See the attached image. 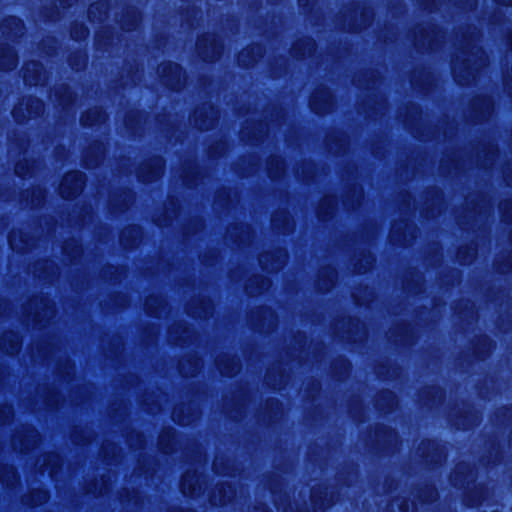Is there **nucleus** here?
<instances>
[{
  "mask_svg": "<svg viewBox=\"0 0 512 512\" xmlns=\"http://www.w3.org/2000/svg\"><path fill=\"white\" fill-rule=\"evenodd\" d=\"M479 32L475 27H469L462 34L460 53L453 62L455 80L460 85H468L476 78L480 68L485 67L488 59L480 47L477 46Z\"/></svg>",
  "mask_w": 512,
  "mask_h": 512,
  "instance_id": "nucleus-1",
  "label": "nucleus"
},
{
  "mask_svg": "<svg viewBox=\"0 0 512 512\" xmlns=\"http://www.w3.org/2000/svg\"><path fill=\"white\" fill-rule=\"evenodd\" d=\"M25 312L27 318H31L39 326H43L55 314L54 305L51 301L42 297L31 299L25 308Z\"/></svg>",
  "mask_w": 512,
  "mask_h": 512,
  "instance_id": "nucleus-2",
  "label": "nucleus"
},
{
  "mask_svg": "<svg viewBox=\"0 0 512 512\" xmlns=\"http://www.w3.org/2000/svg\"><path fill=\"white\" fill-rule=\"evenodd\" d=\"M443 33L434 25L419 26L414 31L415 46L419 49H435L443 39Z\"/></svg>",
  "mask_w": 512,
  "mask_h": 512,
  "instance_id": "nucleus-3",
  "label": "nucleus"
},
{
  "mask_svg": "<svg viewBox=\"0 0 512 512\" xmlns=\"http://www.w3.org/2000/svg\"><path fill=\"white\" fill-rule=\"evenodd\" d=\"M334 332L342 338L354 342L361 340L366 334L364 325L358 319L345 318L335 324Z\"/></svg>",
  "mask_w": 512,
  "mask_h": 512,
  "instance_id": "nucleus-4",
  "label": "nucleus"
},
{
  "mask_svg": "<svg viewBox=\"0 0 512 512\" xmlns=\"http://www.w3.org/2000/svg\"><path fill=\"white\" fill-rule=\"evenodd\" d=\"M196 51L204 61L212 62L220 57L222 46L217 42L215 35L205 34L198 39Z\"/></svg>",
  "mask_w": 512,
  "mask_h": 512,
  "instance_id": "nucleus-5",
  "label": "nucleus"
},
{
  "mask_svg": "<svg viewBox=\"0 0 512 512\" xmlns=\"http://www.w3.org/2000/svg\"><path fill=\"white\" fill-rule=\"evenodd\" d=\"M158 74L161 81L173 90H179L182 86V69L176 63L165 62L159 65Z\"/></svg>",
  "mask_w": 512,
  "mask_h": 512,
  "instance_id": "nucleus-6",
  "label": "nucleus"
},
{
  "mask_svg": "<svg viewBox=\"0 0 512 512\" xmlns=\"http://www.w3.org/2000/svg\"><path fill=\"white\" fill-rule=\"evenodd\" d=\"M83 185L84 175L79 171H72L63 177L59 193L64 199L73 198L82 191Z\"/></svg>",
  "mask_w": 512,
  "mask_h": 512,
  "instance_id": "nucleus-7",
  "label": "nucleus"
},
{
  "mask_svg": "<svg viewBox=\"0 0 512 512\" xmlns=\"http://www.w3.org/2000/svg\"><path fill=\"white\" fill-rule=\"evenodd\" d=\"M44 109L43 102L36 97H29L27 100L20 102L13 110V117L17 122H22L38 116Z\"/></svg>",
  "mask_w": 512,
  "mask_h": 512,
  "instance_id": "nucleus-8",
  "label": "nucleus"
},
{
  "mask_svg": "<svg viewBox=\"0 0 512 512\" xmlns=\"http://www.w3.org/2000/svg\"><path fill=\"white\" fill-rule=\"evenodd\" d=\"M251 325L262 333L270 332L276 325V316L269 308H259L250 314Z\"/></svg>",
  "mask_w": 512,
  "mask_h": 512,
  "instance_id": "nucleus-9",
  "label": "nucleus"
},
{
  "mask_svg": "<svg viewBox=\"0 0 512 512\" xmlns=\"http://www.w3.org/2000/svg\"><path fill=\"white\" fill-rule=\"evenodd\" d=\"M39 441L38 432L33 428H24L17 431L13 436L11 444L14 450L25 453L36 447Z\"/></svg>",
  "mask_w": 512,
  "mask_h": 512,
  "instance_id": "nucleus-10",
  "label": "nucleus"
},
{
  "mask_svg": "<svg viewBox=\"0 0 512 512\" xmlns=\"http://www.w3.org/2000/svg\"><path fill=\"white\" fill-rule=\"evenodd\" d=\"M218 114L210 104H203L194 111L193 123L199 130H208L215 125Z\"/></svg>",
  "mask_w": 512,
  "mask_h": 512,
  "instance_id": "nucleus-11",
  "label": "nucleus"
},
{
  "mask_svg": "<svg viewBox=\"0 0 512 512\" xmlns=\"http://www.w3.org/2000/svg\"><path fill=\"white\" fill-rule=\"evenodd\" d=\"M252 231L248 225L234 224L227 228L225 241L227 244H236L238 247L249 244L252 240Z\"/></svg>",
  "mask_w": 512,
  "mask_h": 512,
  "instance_id": "nucleus-12",
  "label": "nucleus"
},
{
  "mask_svg": "<svg viewBox=\"0 0 512 512\" xmlns=\"http://www.w3.org/2000/svg\"><path fill=\"white\" fill-rule=\"evenodd\" d=\"M287 254L283 249H275L264 252L259 257L261 267L268 271L274 272L280 270L286 263Z\"/></svg>",
  "mask_w": 512,
  "mask_h": 512,
  "instance_id": "nucleus-13",
  "label": "nucleus"
},
{
  "mask_svg": "<svg viewBox=\"0 0 512 512\" xmlns=\"http://www.w3.org/2000/svg\"><path fill=\"white\" fill-rule=\"evenodd\" d=\"M163 171V160L153 158L143 163L138 171V178L144 183L152 182L160 178Z\"/></svg>",
  "mask_w": 512,
  "mask_h": 512,
  "instance_id": "nucleus-14",
  "label": "nucleus"
},
{
  "mask_svg": "<svg viewBox=\"0 0 512 512\" xmlns=\"http://www.w3.org/2000/svg\"><path fill=\"white\" fill-rule=\"evenodd\" d=\"M310 106L317 114H324L331 111L333 107V97L330 91L325 88L316 90L311 96Z\"/></svg>",
  "mask_w": 512,
  "mask_h": 512,
  "instance_id": "nucleus-15",
  "label": "nucleus"
},
{
  "mask_svg": "<svg viewBox=\"0 0 512 512\" xmlns=\"http://www.w3.org/2000/svg\"><path fill=\"white\" fill-rule=\"evenodd\" d=\"M414 231V226L408 222L400 221L393 224L390 237L393 242L406 245L414 238Z\"/></svg>",
  "mask_w": 512,
  "mask_h": 512,
  "instance_id": "nucleus-16",
  "label": "nucleus"
},
{
  "mask_svg": "<svg viewBox=\"0 0 512 512\" xmlns=\"http://www.w3.org/2000/svg\"><path fill=\"white\" fill-rule=\"evenodd\" d=\"M493 103L488 97L475 98L471 103V112L474 114V122H481L491 116Z\"/></svg>",
  "mask_w": 512,
  "mask_h": 512,
  "instance_id": "nucleus-17",
  "label": "nucleus"
},
{
  "mask_svg": "<svg viewBox=\"0 0 512 512\" xmlns=\"http://www.w3.org/2000/svg\"><path fill=\"white\" fill-rule=\"evenodd\" d=\"M193 332L184 322L173 324L168 330V340L173 344H185L192 337Z\"/></svg>",
  "mask_w": 512,
  "mask_h": 512,
  "instance_id": "nucleus-18",
  "label": "nucleus"
},
{
  "mask_svg": "<svg viewBox=\"0 0 512 512\" xmlns=\"http://www.w3.org/2000/svg\"><path fill=\"white\" fill-rule=\"evenodd\" d=\"M23 78L29 85H38L44 80V71L40 63L31 61L23 69Z\"/></svg>",
  "mask_w": 512,
  "mask_h": 512,
  "instance_id": "nucleus-19",
  "label": "nucleus"
},
{
  "mask_svg": "<svg viewBox=\"0 0 512 512\" xmlns=\"http://www.w3.org/2000/svg\"><path fill=\"white\" fill-rule=\"evenodd\" d=\"M201 490L200 475L196 471H187L181 482V491L184 495H196Z\"/></svg>",
  "mask_w": 512,
  "mask_h": 512,
  "instance_id": "nucleus-20",
  "label": "nucleus"
},
{
  "mask_svg": "<svg viewBox=\"0 0 512 512\" xmlns=\"http://www.w3.org/2000/svg\"><path fill=\"white\" fill-rule=\"evenodd\" d=\"M21 347L20 336L13 332H5L0 338V349L9 355H14L19 352Z\"/></svg>",
  "mask_w": 512,
  "mask_h": 512,
  "instance_id": "nucleus-21",
  "label": "nucleus"
},
{
  "mask_svg": "<svg viewBox=\"0 0 512 512\" xmlns=\"http://www.w3.org/2000/svg\"><path fill=\"white\" fill-rule=\"evenodd\" d=\"M105 148L102 143H93L85 152L84 164L87 168H94L99 165L104 156Z\"/></svg>",
  "mask_w": 512,
  "mask_h": 512,
  "instance_id": "nucleus-22",
  "label": "nucleus"
},
{
  "mask_svg": "<svg viewBox=\"0 0 512 512\" xmlns=\"http://www.w3.org/2000/svg\"><path fill=\"white\" fill-rule=\"evenodd\" d=\"M216 362L222 375L233 376L240 370L239 360L228 354L220 355Z\"/></svg>",
  "mask_w": 512,
  "mask_h": 512,
  "instance_id": "nucleus-23",
  "label": "nucleus"
},
{
  "mask_svg": "<svg viewBox=\"0 0 512 512\" xmlns=\"http://www.w3.org/2000/svg\"><path fill=\"white\" fill-rule=\"evenodd\" d=\"M418 453L426 459L427 463L440 462L443 458L442 452L438 449L434 442L427 440L421 442L418 447Z\"/></svg>",
  "mask_w": 512,
  "mask_h": 512,
  "instance_id": "nucleus-24",
  "label": "nucleus"
},
{
  "mask_svg": "<svg viewBox=\"0 0 512 512\" xmlns=\"http://www.w3.org/2000/svg\"><path fill=\"white\" fill-rule=\"evenodd\" d=\"M263 56V48L260 45H252L243 49L238 55V61L242 66L249 67Z\"/></svg>",
  "mask_w": 512,
  "mask_h": 512,
  "instance_id": "nucleus-25",
  "label": "nucleus"
},
{
  "mask_svg": "<svg viewBox=\"0 0 512 512\" xmlns=\"http://www.w3.org/2000/svg\"><path fill=\"white\" fill-rule=\"evenodd\" d=\"M336 271L332 267H323L318 273L316 286L319 291L327 292L335 284Z\"/></svg>",
  "mask_w": 512,
  "mask_h": 512,
  "instance_id": "nucleus-26",
  "label": "nucleus"
},
{
  "mask_svg": "<svg viewBox=\"0 0 512 512\" xmlns=\"http://www.w3.org/2000/svg\"><path fill=\"white\" fill-rule=\"evenodd\" d=\"M315 50V42L311 38H303L297 40L292 48L291 55L296 59L305 58L310 56Z\"/></svg>",
  "mask_w": 512,
  "mask_h": 512,
  "instance_id": "nucleus-27",
  "label": "nucleus"
},
{
  "mask_svg": "<svg viewBox=\"0 0 512 512\" xmlns=\"http://www.w3.org/2000/svg\"><path fill=\"white\" fill-rule=\"evenodd\" d=\"M200 367L201 361L195 355H186L179 361V371L185 377L194 376Z\"/></svg>",
  "mask_w": 512,
  "mask_h": 512,
  "instance_id": "nucleus-28",
  "label": "nucleus"
},
{
  "mask_svg": "<svg viewBox=\"0 0 512 512\" xmlns=\"http://www.w3.org/2000/svg\"><path fill=\"white\" fill-rule=\"evenodd\" d=\"M235 496V491L229 484H221L211 495L210 501L213 505H225Z\"/></svg>",
  "mask_w": 512,
  "mask_h": 512,
  "instance_id": "nucleus-29",
  "label": "nucleus"
},
{
  "mask_svg": "<svg viewBox=\"0 0 512 512\" xmlns=\"http://www.w3.org/2000/svg\"><path fill=\"white\" fill-rule=\"evenodd\" d=\"M61 466V458L58 454L50 453L44 456L43 463L40 467L42 476L49 475L54 478Z\"/></svg>",
  "mask_w": 512,
  "mask_h": 512,
  "instance_id": "nucleus-30",
  "label": "nucleus"
},
{
  "mask_svg": "<svg viewBox=\"0 0 512 512\" xmlns=\"http://www.w3.org/2000/svg\"><path fill=\"white\" fill-rule=\"evenodd\" d=\"M270 286V281L261 276L254 275L251 277L245 285V291L250 296H256L264 292Z\"/></svg>",
  "mask_w": 512,
  "mask_h": 512,
  "instance_id": "nucleus-31",
  "label": "nucleus"
},
{
  "mask_svg": "<svg viewBox=\"0 0 512 512\" xmlns=\"http://www.w3.org/2000/svg\"><path fill=\"white\" fill-rule=\"evenodd\" d=\"M272 226L279 233H287L293 228V220L288 212L281 210L274 213L272 217Z\"/></svg>",
  "mask_w": 512,
  "mask_h": 512,
  "instance_id": "nucleus-32",
  "label": "nucleus"
},
{
  "mask_svg": "<svg viewBox=\"0 0 512 512\" xmlns=\"http://www.w3.org/2000/svg\"><path fill=\"white\" fill-rule=\"evenodd\" d=\"M141 237V229L137 226H129L122 230L120 243L124 248L130 249L136 246Z\"/></svg>",
  "mask_w": 512,
  "mask_h": 512,
  "instance_id": "nucleus-33",
  "label": "nucleus"
},
{
  "mask_svg": "<svg viewBox=\"0 0 512 512\" xmlns=\"http://www.w3.org/2000/svg\"><path fill=\"white\" fill-rule=\"evenodd\" d=\"M9 243L14 251L22 252L33 246L32 240L22 231H13L9 236Z\"/></svg>",
  "mask_w": 512,
  "mask_h": 512,
  "instance_id": "nucleus-34",
  "label": "nucleus"
},
{
  "mask_svg": "<svg viewBox=\"0 0 512 512\" xmlns=\"http://www.w3.org/2000/svg\"><path fill=\"white\" fill-rule=\"evenodd\" d=\"M17 65L14 51L5 45H0V70H11Z\"/></svg>",
  "mask_w": 512,
  "mask_h": 512,
  "instance_id": "nucleus-35",
  "label": "nucleus"
},
{
  "mask_svg": "<svg viewBox=\"0 0 512 512\" xmlns=\"http://www.w3.org/2000/svg\"><path fill=\"white\" fill-rule=\"evenodd\" d=\"M198 417L197 414L190 413V405L176 407L172 412V418L180 425H189Z\"/></svg>",
  "mask_w": 512,
  "mask_h": 512,
  "instance_id": "nucleus-36",
  "label": "nucleus"
},
{
  "mask_svg": "<svg viewBox=\"0 0 512 512\" xmlns=\"http://www.w3.org/2000/svg\"><path fill=\"white\" fill-rule=\"evenodd\" d=\"M106 120V114L101 108L95 107L88 110L82 117L81 123L84 126H94Z\"/></svg>",
  "mask_w": 512,
  "mask_h": 512,
  "instance_id": "nucleus-37",
  "label": "nucleus"
},
{
  "mask_svg": "<svg viewBox=\"0 0 512 512\" xmlns=\"http://www.w3.org/2000/svg\"><path fill=\"white\" fill-rule=\"evenodd\" d=\"M2 33L9 38H14L22 34L21 20L16 17H10L3 21L1 25Z\"/></svg>",
  "mask_w": 512,
  "mask_h": 512,
  "instance_id": "nucleus-38",
  "label": "nucleus"
},
{
  "mask_svg": "<svg viewBox=\"0 0 512 512\" xmlns=\"http://www.w3.org/2000/svg\"><path fill=\"white\" fill-rule=\"evenodd\" d=\"M468 466L465 464H460L456 467L453 475L451 476V481L455 486L464 487L465 482L469 483V481H473V475L471 471L468 473Z\"/></svg>",
  "mask_w": 512,
  "mask_h": 512,
  "instance_id": "nucleus-39",
  "label": "nucleus"
},
{
  "mask_svg": "<svg viewBox=\"0 0 512 512\" xmlns=\"http://www.w3.org/2000/svg\"><path fill=\"white\" fill-rule=\"evenodd\" d=\"M213 305L211 300L209 299H201L199 300V306L194 307L190 305L188 308V313L193 317L206 318L210 314H212Z\"/></svg>",
  "mask_w": 512,
  "mask_h": 512,
  "instance_id": "nucleus-40",
  "label": "nucleus"
},
{
  "mask_svg": "<svg viewBox=\"0 0 512 512\" xmlns=\"http://www.w3.org/2000/svg\"><path fill=\"white\" fill-rule=\"evenodd\" d=\"M335 205L336 199L333 196H325L319 205V218L322 219L323 221L328 220L335 210Z\"/></svg>",
  "mask_w": 512,
  "mask_h": 512,
  "instance_id": "nucleus-41",
  "label": "nucleus"
},
{
  "mask_svg": "<svg viewBox=\"0 0 512 512\" xmlns=\"http://www.w3.org/2000/svg\"><path fill=\"white\" fill-rule=\"evenodd\" d=\"M164 308H165V302L160 296L150 295L145 300V309L151 315L160 317L161 316L160 310H162Z\"/></svg>",
  "mask_w": 512,
  "mask_h": 512,
  "instance_id": "nucleus-42",
  "label": "nucleus"
},
{
  "mask_svg": "<svg viewBox=\"0 0 512 512\" xmlns=\"http://www.w3.org/2000/svg\"><path fill=\"white\" fill-rule=\"evenodd\" d=\"M428 195H431V199L427 198L426 201V207H425V217H435L437 213H439V210L437 212L434 211V206L440 205L442 203V193L438 190H432L427 193Z\"/></svg>",
  "mask_w": 512,
  "mask_h": 512,
  "instance_id": "nucleus-43",
  "label": "nucleus"
},
{
  "mask_svg": "<svg viewBox=\"0 0 512 512\" xmlns=\"http://www.w3.org/2000/svg\"><path fill=\"white\" fill-rule=\"evenodd\" d=\"M373 13L370 9H363L360 13V20L350 18L348 23V29L351 31H358L366 27L371 19H372Z\"/></svg>",
  "mask_w": 512,
  "mask_h": 512,
  "instance_id": "nucleus-44",
  "label": "nucleus"
},
{
  "mask_svg": "<svg viewBox=\"0 0 512 512\" xmlns=\"http://www.w3.org/2000/svg\"><path fill=\"white\" fill-rule=\"evenodd\" d=\"M48 500V493L41 489L32 490L30 494L22 497L25 505L35 506L42 504Z\"/></svg>",
  "mask_w": 512,
  "mask_h": 512,
  "instance_id": "nucleus-45",
  "label": "nucleus"
},
{
  "mask_svg": "<svg viewBox=\"0 0 512 512\" xmlns=\"http://www.w3.org/2000/svg\"><path fill=\"white\" fill-rule=\"evenodd\" d=\"M268 174L271 179L279 178L285 170L283 160L278 156H273L267 163Z\"/></svg>",
  "mask_w": 512,
  "mask_h": 512,
  "instance_id": "nucleus-46",
  "label": "nucleus"
},
{
  "mask_svg": "<svg viewBox=\"0 0 512 512\" xmlns=\"http://www.w3.org/2000/svg\"><path fill=\"white\" fill-rule=\"evenodd\" d=\"M0 482L7 487H14L18 483V477L12 466L4 465L0 468Z\"/></svg>",
  "mask_w": 512,
  "mask_h": 512,
  "instance_id": "nucleus-47",
  "label": "nucleus"
},
{
  "mask_svg": "<svg viewBox=\"0 0 512 512\" xmlns=\"http://www.w3.org/2000/svg\"><path fill=\"white\" fill-rule=\"evenodd\" d=\"M396 405L395 395L391 391H383L377 398V406L382 411H390Z\"/></svg>",
  "mask_w": 512,
  "mask_h": 512,
  "instance_id": "nucleus-48",
  "label": "nucleus"
},
{
  "mask_svg": "<svg viewBox=\"0 0 512 512\" xmlns=\"http://www.w3.org/2000/svg\"><path fill=\"white\" fill-rule=\"evenodd\" d=\"M63 253L69 257L71 262H73L81 256L82 249L77 240L71 239L65 242L63 246Z\"/></svg>",
  "mask_w": 512,
  "mask_h": 512,
  "instance_id": "nucleus-49",
  "label": "nucleus"
},
{
  "mask_svg": "<svg viewBox=\"0 0 512 512\" xmlns=\"http://www.w3.org/2000/svg\"><path fill=\"white\" fill-rule=\"evenodd\" d=\"M265 381L267 385L271 386L272 388L280 389L284 383V376L280 370L276 371L275 368H272L268 370L265 376Z\"/></svg>",
  "mask_w": 512,
  "mask_h": 512,
  "instance_id": "nucleus-50",
  "label": "nucleus"
},
{
  "mask_svg": "<svg viewBox=\"0 0 512 512\" xmlns=\"http://www.w3.org/2000/svg\"><path fill=\"white\" fill-rule=\"evenodd\" d=\"M264 130V125L260 123L257 128H250L248 126L245 127L242 130L241 135L243 139H246L248 142L253 143L254 141H258L261 138L262 134L264 133Z\"/></svg>",
  "mask_w": 512,
  "mask_h": 512,
  "instance_id": "nucleus-51",
  "label": "nucleus"
},
{
  "mask_svg": "<svg viewBox=\"0 0 512 512\" xmlns=\"http://www.w3.org/2000/svg\"><path fill=\"white\" fill-rule=\"evenodd\" d=\"M373 257L370 253L362 252L354 264V268L358 273H365L373 264Z\"/></svg>",
  "mask_w": 512,
  "mask_h": 512,
  "instance_id": "nucleus-52",
  "label": "nucleus"
},
{
  "mask_svg": "<svg viewBox=\"0 0 512 512\" xmlns=\"http://www.w3.org/2000/svg\"><path fill=\"white\" fill-rule=\"evenodd\" d=\"M139 22H140L139 14L136 11L132 10V11H129L121 20V27L124 30L130 31V30H133L134 28H136L138 26Z\"/></svg>",
  "mask_w": 512,
  "mask_h": 512,
  "instance_id": "nucleus-53",
  "label": "nucleus"
},
{
  "mask_svg": "<svg viewBox=\"0 0 512 512\" xmlns=\"http://www.w3.org/2000/svg\"><path fill=\"white\" fill-rule=\"evenodd\" d=\"M39 393L47 406L54 407L59 403L60 397L55 389L42 388Z\"/></svg>",
  "mask_w": 512,
  "mask_h": 512,
  "instance_id": "nucleus-54",
  "label": "nucleus"
},
{
  "mask_svg": "<svg viewBox=\"0 0 512 512\" xmlns=\"http://www.w3.org/2000/svg\"><path fill=\"white\" fill-rule=\"evenodd\" d=\"M28 195H30V204L32 207H38L42 204L44 198H45V192L42 188L36 187L33 188L30 192L27 191L23 196L26 197V200L28 201Z\"/></svg>",
  "mask_w": 512,
  "mask_h": 512,
  "instance_id": "nucleus-55",
  "label": "nucleus"
},
{
  "mask_svg": "<svg viewBox=\"0 0 512 512\" xmlns=\"http://www.w3.org/2000/svg\"><path fill=\"white\" fill-rule=\"evenodd\" d=\"M174 433L172 430L165 431L159 436V446L164 453H170L172 451V440Z\"/></svg>",
  "mask_w": 512,
  "mask_h": 512,
  "instance_id": "nucleus-56",
  "label": "nucleus"
},
{
  "mask_svg": "<svg viewBox=\"0 0 512 512\" xmlns=\"http://www.w3.org/2000/svg\"><path fill=\"white\" fill-rule=\"evenodd\" d=\"M352 195L348 194L346 196V200L344 201V205L347 209H354L357 205L360 204V199L362 198V188L354 187L352 189Z\"/></svg>",
  "mask_w": 512,
  "mask_h": 512,
  "instance_id": "nucleus-57",
  "label": "nucleus"
},
{
  "mask_svg": "<svg viewBox=\"0 0 512 512\" xmlns=\"http://www.w3.org/2000/svg\"><path fill=\"white\" fill-rule=\"evenodd\" d=\"M72 441L76 444H86L91 441L92 433L87 429H75L71 435Z\"/></svg>",
  "mask_w": 512,
  "mask_h": 512,
  "instance_id": "nucleus-58",
  "label": "nucleus"
},
{
  "mask_svg": "<svg viewBox=\"0 0 512 512\" xmlns=\"http://www.w3.org/2000/svg\"><path fill=\"white\" fill-rule=\"evenodd\" d=\"M476 254L474 247H462L459 249L457 257L462 264H468Z\"/></svg>",
  "mask_w": 512,
  "mask_h": 512,
  "instance_id": "nucleus-59",
  "label": "nucleus"
},
{
  "mask_svg": "<svg viewBox=\"0 0 512 512\" xmlns=\"http://www.w3.org/2000/svg\"><path fill=\"white\" fill-rule=\"evenodd\" d=\"M327 147L329 151L334 154L340 153V150L344 147L342 138L329 136L327 139Z\"/></svg>",
  "mask_w": 512,
  "mask_h": 512,
  "instance_id": "nucleus-60",
  "label": "nucleus"
},
{
  "mask_svg": "<svg viewBox=\"0 0 512 512\" xmlns=\"http://www.w3.org/2000/svg\"><path fill=\"white\" fill-rule=\"evenodd\" d=\"M266 410H267V413H268L270 419L276 418L277 415L282 413V408H281L280 403L277 400H273V399L269 400L266 403Z\"/></svg>",
  "mask_w": 512,
  "mask_h": 512,
  "instance_id": "nucleus-61",
  "label": "nucleus"
},
{
  "mask_svg": "<svg viewBox=\"0 0 512 512\" xmlns=\"http://www.w3.org/2000/svg\"><path fill=\"white\" fill-rule=\"evenodd\" d=\"M437 496L438 493L432 486H426L419 494V497L423 502H432L437 499Z\"/></svg>",
  "mask_w": 512,
  "mask_h": 512,
  "instance_id": "nucleus-62",
  "label": "nucleus"
},
{
  "mask_svg": "<svg viewBox=\"0 0 512 512\" xmlns=\"http://www.w3.org/2000/svg\"><path fill=\"white\" fill-rule=\"evenodd\" d=\"M132 195L130 192H124L122 195L121 203L117 204L115 199L111 200V206L115 210H122L124 208H127L129 204L132 202Z\"/></svg>",
  "mask_w": 512,
  "mask_h": 512,
  "instance_id": "nucleus-63",
  "label": "nucleus"
},
{
  "mask_svg": "<svg viewBox=\"0 0 512 512\" xmlns=\"http://www.w3.org/2000/svg\"><path fill=\"white\" fill-rule=\"evenodd\" d=\"M500 209L502 210L504 220L512 222V202L506 201L501 203Z\"/></svg>",
  "mask_w": 512,
  "mask_h": 512,
  "instance_id": "nucleus-64",
  "label": "nucleus"
}]
</instances>
